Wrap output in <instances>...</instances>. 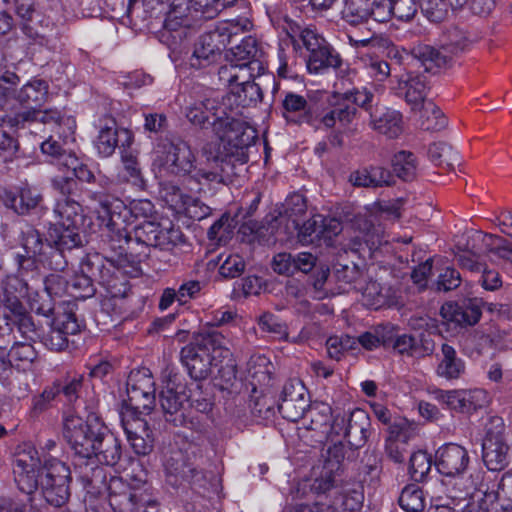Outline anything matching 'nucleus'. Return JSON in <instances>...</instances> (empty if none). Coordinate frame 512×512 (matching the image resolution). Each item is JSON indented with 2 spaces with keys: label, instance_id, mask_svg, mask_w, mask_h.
I'll use <instances>...</instances> for the list:
<instances>
[{
  "label": "nucleus",
  "instance_id": "1",
  "mask_svg": "<svg viewBox=\"0 0 512 512\" xmlns=\"http://www.w3.org/2000/svg\"><path fill=\"white\" fill-rule=\"evenodd\" d=\"M75 177L58 175L52 179V185L61 197L54 206L55 223L49 227L46 243L42 242L40 234L29 228L23 235L22 248L27 253L23 267H28L31 258L44 266L60 270L65 268L67 261L63 254L82 244L80 228L85 223L82 206L69 197L75 189Z\"/></svg>",
  "mask_w": 512,
  "mask_h": 512
},
{
  "label": "nucleus",
  "instance_id": "2",
  "mask_svg": "<svg viewBox=\"0 0 512 512\" xmlns=\"http://www.w3.org/2000/svg\"><path fill=\"white\" fill-rule=\"evenodd\" d=\"M13 473L19 490L28 495L29 504L1 498L0 512H36L31 495L38 489L46 502L55 507L64 505L69 499V467L56 458H44L42 464L38 451L29 443L17 447Z\"/></svg>",
  "mask_w": 512,
  "mask_h": 512
},
{
  "label": "nucleus",
  "instance_id": "3",
  "mask_svg": "<svg viewBox=\"0 0 512 512\" xmlns=\"http://www.w3.org/2000/svg\"><path fill=\"white\" fill-rule=\"evenodd\" d=\"M205 162L195 164L191 147L184 141L162 142L153 152L152 169L156 176L176 175L185 177L192 192H200L204 185L224 183L228 175L226 155L218 142H208L201 149Z\"/></svg>",
  "mask_w": 512,
  "mask_h": 512
},
{
  "label": "nucleus",
  "instance_id": "4",
  "mask_svg": "<svg viewBox=\"0 0 512 512\" xmlns=\"http://www.w3.org/2000/svg\"><path fill=\"white\" fill-rule=\"evenodd\" d=\"M63 436L75 454L95 458L100 464L115 465L120 459V443L97 415L84 420L73 410L63 415Z\"/></svg>",
  "mask_w": 512,
  "mask_h": 512
},
{
  "label": "nucleus",
  "instance_id": "5",
  "mask_svg": "<svg viewBox=\"0 0 512 512\" xmlns=\"http://www.w3.org/2000/svg\"><path fill=\"white\" fill-rule=\"evenodd\" d=\"M188 120L201 128L209 125L217 135L218 143L226 155H240L257 137V132L245 122L234 119L226 111V103L217 105L215 99L195 102L187 109Z\"/></svg>",
  "mask_w": 512,
  "mask_h": 512
},
{
  "label": "nucleus",
  "instance_id": "6",
  "mask_svg": "<svg viewBox=\"0 0 512 512\" xmlns=\"http://www.w3.org/2000/svg\"><path fill=\"white\" fill-rule=\"evenodd\" d=\"M47 92V83L40 79L31 80L23 85L17 93L15 101L23 105L26 111L17 114L14 118H3L2 127L7 125L13 128L27 121H39L46 125H51L52 131L59 138H63L64 144L73 142L76 128L73 118L62 117L60 112L55 109L40 110V107L46 100Z\"/></svg>",
  "mask_w": 512,
  "mask_h": 512
},
{
  "label": "nucleus",
  "instance_id": "7",
  "mask_svg": "<svg viewBox=\"0 0 512 512\" xmlns=\"http://www.w3.org/2000/svg\"><path fill=\"white\" fill-rule=\"evenodd\" d=\"M92 199L96 205L92 207L96 213L99 226L107 229V237L111 240V249H122L128 243V234L125 228L126 218L131 214L135 218L145 221L154 214V205L148 199L133 200L129 208L118 198L94 193Z\"/></svg>",
  "mask_w": 512,
  "mask_h": 512
},
{
  "label": "nucleus",
  "instance_id": "8",
  "mask_svg": "<svg viewBox=\"0 0 512 512\" xmlns=\"http://www.w3.org/2000/svg\"><path fill=\"white\" fill-rule=\"evenodd\" d=\"M230 357L226 339L216 332L198 335L181 351L182 362L191 378L196 381L207 378L212 367H217L224 360H230Z\"/></svg>",
  "mask_w": 512,
  "mask_h": 512
},
{
  "label": "nucleus",
  "instance_id": "9",
  "mask_svg": "<svg viewBox=\"0 0 512 512\" xmlns=\"http://www.w3.org/2000/svg\"><path fill=\"white\" fill-rule=\"evenodd\" d=\"M312 490L317 494H325L328 503L314 505H296L289 512H358L362 508L364 493L358 484L335 485L331 475L315 479Z\"/></svg>",
  "mask_w": 512,
  "mask_h": 512
},
{
  "label": "nucleus",
  "instance_id": "10",
  "mask_svg": "<svg viewBox=\"0 0 512 512\" xmlns=\"http://www.w3.org/2000/svg\"><path fill=\"white\" fill-rule=\"evenodd\" d=\"M251 27L252 23L247 17L219 23L214 29L200 36L190 58V66L200 69L216 62L232 36L248 31Z\"/></svg>",
  "mask_w": 512,
  "mask_h": 512
},
{
  "label": "nucleus",
  "instance_id": "11",
  "mask_svg": "<svg viewBox=\"0 0 512 512\" xmlns=\"http://www.w3.org/2000/svg\"><path fill=\"white\" fill-rule=\"evenodd\" d=\"M251 27L252 23L247 17L219 23L214 29L200 36L190 58V66L200 69L216 62L232 36L248 31Z\"/></svg>",
  "mask_w": 512,
  "mask_h": 512
},
{
  "label": "nucleus",
  "instance_id": "12",
  "mask_svg": "<svg viewBox=\"0 0 512 512\" xmlns=\"http://www.w3.org/2000/svg\"><path fill=\"white\" fill-rule=\"evenodd\" d=\"M18 263L21 269L29 270V269H41L47 268L48 266H44L38 261L33 262V258H31L28 267H23L21 264L26 262L27 253L24 251V254H18ZM53 270V268H51ZM64 268L60 270L54 269L56 273H52L47 276L44 280V290L39 293L38 291H32L28 286V295H27V303L30 309L37 314H41L44 316H48L52 312L59 311L63 312V309L67 310L68 305H70L74 309V305L70 302L67 303L66 307H62L61 305L56 306V299L58 297H62L64 295H69V282L66 280V277L62 274Z\"/></svg>",
  "mask_w": 512,
  "mask_h": 512
},
{
  "label": "nucleus",
  "instance_id": "13",
  "mask_svg": "<svg viewBox=\"0 0 512 512\" xmlns=\"http://www.w3.org/2000/svg\"><path fill=\"white\" fill-rule=\"evenodd\" d=\"M28 285L18 276H8L2 283L0 302L18 318L17 329L25 340L36 341L40 338V331L32 317L24 313L22 300H27Z\"/></svg>",
  "mask_w": 512,
  "mask_h": 512
},
{
  "label": "nucleus",
  "instance_id": "14",
  "mask_svg": "<svg viewBox=\"0 0 512 512\" xmlns=\"http://www.w3.org/2000/svg\"><path fill=\"white\" fill-rule=\"evenodd\" d=\"M470 458L467 450L454 443L444 444L438 448L435 454V467L438 472L446 477L457 478L455 485L457 490L464 494L455 496L464 498L476 488V482L469 477L464 480L463 473L467 469Z\"/></svg>",
  "mask_w": 512,
  "mask_h": 512
},
{
  "label": "nucleus",
  "instance_id": "15",
  "mask_svg": "<svg viewBox=\"0 0 512 512\" xmlns=\"http://www.w3.org/2000/svg\"><path fill=\"white\" fill-rule=\"evenodd\" d=\"M431 395L445 409L467 415L485 408L490 402L488 392L481 388L434 389L431 391Z\"/></svg>",
  "mask_w": 512,
  "mask_h": 512
},
{
  "label": "nucleus",
  "instance_id": "16",
  "mask_svg": "<svg viewBox=\"0 0 512 512\" xmlns=\"http://www.w3.org/2000/svg\"><path fill=\"white\" fill-rule=\"evenodd\" d=\"M189 193L182 188L169 183H160L159 194L166 205L176 214H183L193 220H201L210 214V208L203 204L197 197L196 192L189 189Z\"/></svg>",
  "mask_w": 512,
  "mask_h": 512
},
{
  "label": "nucleus",
  "instance_id": "17",
  "mask_svg": "<svg viewBox=\"0 0 512 512\" xmlns=\"http://www.w3.org/2000/svg\"><path fill=\"white\" fill-rule=\"evenodd\" d=\"M356 109L345 100L340 99L338 95L333 96L331 108L323 110L320 113L315 108H309L304 121L316 129L335 128L340 132L349 129L355 117Z\"/></svg>",
  "mask_w": 512,
  "mask_h": 512
},
{
  "label": "nucleus",
  "instance_id": "18",
  "mask_svg": "<svg viewBox=\"0 0 512 512\" xmlns=\"http://www.w3.org/2000/svg\"><path fill=\"white\" fill-rule=\"evenodd\" d=\"M294 228L298 229L299 241L304 245L325 244L333 245V238L342 231V224L336 218L313 215L301 227L295 219L292 220Z\"/></svg>",
  "mask_w": 512,
  "mask_h": 512
},
{
  "label": "nucleus",
  "instance_id": "19",
  "mask_svg": "<svg viewBox=\"0 0 512 512\" xmlns=\"http://www.w3.org/2000/svg\"><path fill=\"white\" fill-rule=\"evenodd\" d=\"M128 405L136 414H148L155 405V384L148 369L132 371L127 381Z\"/></svg>",
  "mask_w": 512,
  "mask_h": 512
},
{
  "label": "nucleus",
  "instance_id": "20",
  "mask_svg": "<svg viewBox=\"0 0 512 512\" xmlns=\"http://www.w3.org/2000/svg\"><path fill=\"white\" fill-rule=\"evenodd\" d=\"M134 141L133 133L126 128H118L114 119L103 118L100 120L98 133L93 141V145L98 155L109 157L119 146L120 148H129Z\"/></svg>",
  "mask_w": 512,
  "mask_h": 512
},
{
  "label": "nucleus",
  "instance_id": "21",
  "mask_svg": "<svg viewBox=\"0 0 512 512\" xmlns=\"http://www.w3.org/2000/svg\"><path fill=\"white\" fill-rule=\"evenodd\" d=\"M465 38L457 30L449 35L448 42L443 43L440 49L429 45H419L414 48L415 57L422 63L425 71L443 68L448 65L451 55L464 49Z\"/></svg>",
  "mask_w": 512,
  "mask_h": 512
},
{
  "label": "nucleus",
  "instance_id": "22",
  "mask_svg": "<svg viewBox=\"0 0 512 512\" xmlns=\"http://www.w3.org/2000/svg\"><path fill=\"white\" fill-rule=\"evenodd\" d=\"M41 151L51 157V161L59 167V170L63 171V175H69L86 182L93 179V173L87 165L80 161L75 154L66 152L54 138V135L42 142Z\"/></svg>",
  "mask_w": 512,
  "mask_h": 512
},
{
  "label": "nucleus",
  "instance_id": "23",
  "mask_svg": "<svg viewBox=\"0 0 512 512\" xmlns=\"http://www.w3.org/2000/svg\"><path fill=\"white\" fill-rule=\"evenodd\" d=\"M53 313L55 316L48 333L40 334L38 340L52 351H61L67 346V336L79 332L80 324L70 305H68L67 310L63 309V312L58 310Z\"/></svg>",
  "mask_w": 512,
  "mask_h": 512
},
{
  "label": "nucleus",
  "instance_id": "24",
  "mask_svg": "<svg viewBox=\"0 0 512 512\" xmlns=\"http://www.w3.org/2000/svg\"><path fill=\"white\" fill-rule=\"evenodd\" d=\"M145 487V480L135 479L133 483L126 481L119 476H111L105 484L106 493L110 508H116L119 512L136 510V498L138 492Z\"/></svg>",
  "mask_w": 512,
  "mask_h": 512
},
{
  "label": "nucleus",
  "instance_id": "25",
  "mask_svg": "<svg viewBox=\"0 0 512 512\" xmlns=\"http://www.w3.org/2000/svg\"><path fill=\"white\" fill-rule=\"evenodd\" d=\"M42 202V194L38 188L23 185L15 191L0 188V203L19 215L28 214L36 209Z\"/></svg>",
  "mask_w": 512,
  "mask_h": 512
},
{
  "label": "nucleus",
  "instance_id": "26",
  "mask_svg": "<svg viewBox=\"0 0 512 512\" xmlns=\"http://www.w3.org/2000/svg\"><path fill=\"white\" fill-rule=\"evenodd\" d=\"M261 55L256 39L247 36L228 51L226 58L227 61H234L240 66L251 68L249 73L252 75H263L267 66Z\"/></svg>",
  "mask_w": 512,
  "mask_h": 512
},
{
  "label": "nucleus",
  "instance_id": "27",
  "mask_svg": "<svg viewBox=\"0 0 512 512\" xmlns=\"http://www.w3.org/2000/svg\"><path fill=\"white\" fill-rule=\"evenodd\" d=\"M136 235L144 244L170 250L181 241V232L174 227H162L153 221H144L136 229Z\"/></svg>",
  "mask_w": 512,
  "mask_h": 512
},
{
  "label": "nucleus",
  "instance_id": "28",
  "mask_svg": "<svg viewBox=\"0 0 512 512\" xmlns=\"http://www.w3.org/2000/svg\"><path fill=\"white\" fill-rule=\"evenodd\" d=\"M482 450L483 461L490 471H501L509 464V446L501 433H488Z\"/></svg>",
  "mask_w": 512,
  "mask_h": 512
},
{
  "label": "nucleus",
  "instance_id": "29",
  "mask_svg": "<svg viewBox=\"0 0 512 512\" xmlns=\"http://www.w3.org/2000/svg\"><path fill=\"white\" fill-rule=\"evenodd\" d=\"M492 236L491 234L478 235L476 241L480 242L479 247L462 251L457 256L458 264L463 268L471 272H482L487 266L485 259L489 258L490 261L494 262L497 259L507 260L503 257V251L498 252L497 249L490 250L484 243V237Z\"/></svg>",
  "mask_w": 512,
  "mask_h": 512
},
{
  "label": "nucleus",
  "instance_id": "30",
  "mask_svg": "<svg viewBox=\"0 0 512 512\" xmlns=\"http://www.w3.org/2000/svg\"><path fill=\"white\" fill-rule=\"evenodd\" d=\"M371 127L388 138H397L403 131L402 115L387 107H377L371 114Z\"/></svg>",
  "mask_w": 512,
  "mask_h": 512
},
{
  "label": "nucleus",
  "instance_id": "31",
  "mask_svg": "<svg viewBox=\"0 0 512 512\" xmlns=\"http://www.w3.org/2000/svg\"><path fill=\"white\" fill-rule=\"evenodd\" d=\"M440 313L447 323H454L459 326L474 325L481 317L480 306L471 301L463 305L447 302L442 305Z\"/></svg>",
  "mask_w": 512,
  "mask_h": 512
},
{
  "label": "nucleus",
  "instance_id": "32",
  "mask_svg": "<svg viewBox=\"0 0 512 512\" xmlns=\"http://www.w3.org/2000/svg\"><path fill=\"white\" fill-rule=\"evenodd\" d=\"M426 83V76L413 73H407L399 80V89L403 91L406 102L414 111H417L423 104L429 102L426 100Z\"/></svg>",
  "mask_w": 512,
  "mask_h": 512
},
{
  "label": "nucleus",
  "instance_id": "33",
  "mask_svg": "<svg viewBox=\"0 0 512 512\" xmlns=\"http://www.w3.org/2000/svg\"><path fill=\"white\" fill-rule=\"evenodd\" d=\"M465 369V362L457 355L456 350L448 344H443L436 374L446 380H456L462 377Z\"/></svg>",
  "mask_w": 512,
  "mask_h": 512
},
{
  "label": "nucleus",
  "instance_id": "34",
  "mask_svg": "<svg viewBox=\"0 0 512 512\" xmlns=\"http://www.w3.org/2000/svg\"><path fill=\"white\" fill-rule=\"evenodd\" d=\"M163 466L167 478V482L172 486H177L181 480H189L194 469L191 468L184 460L181 450L171 451L165 454Z\"/></svg>",
  "mask_w": 512,
  "mask_h": 512
},
{
  "label": "nucleus",
  "instance_id": "35",
  "mask_svg": "<svg viewBox=\"0 0 512 512\" xmlns=\"http://www.w3.org/2000/svg\"><path fill=\"white\" fill-rule=\"evenodd\" d=\"M189 397L186 393V387L177 383L175 380H169L166 387L160 393V403L166 413L173 414L186 409V403Z\"/></svg>",
  "mask_w": 512,
  "mask_h": 512
},
{
  "label": "nucleus",
  "instance_id": "36",
  "mask_svg": "<svg viewBox=\"0 0 512 512\" xmlns=\"http://www.w3.org/2000/svg\"><path fill=\"white\" fill-rule=\"evenodd\" d=\"M260 75H248L239 82L236 87H233L226 97L229 103L234 99L236 106H247L253 102H257L262 98V91L258 83L252 81Z\"/></svg>",
  "mask_w": 512,
  "mask_h": 512
},
{
  "label": "nucleus",
  "instance_id": "37",
  "mask_svg": "<svg viewBox=\"0 0 512 512\" xmlns=\"http://www.w3.org/2000/svg\"><path fill=\"white\" fill-rule=\"evenodd\" d=\"M369 416L360 409H348L347 418V439L349 443L355 446H361L368 437Z\"/></svg>",
  "mask_w": 512,
  "mask_h": 512
},
{
  "label": "nucleus",
  "instance_id": "38",
  "mask_svg": "<svg viewBox=\"0 0 512 512\" xmlns=\"http://www.w3.org/2000/svg\"><path fill=\"white\" fill-rule=\"evenodd\" d=\"M340 64L339 55L328 44L310 51L307 59V69L312 74L323 73L327 68H337Z\"/></svg>",
  "mask_w": 512,
  "mask_h": 512
},
{
  "label": "nucleus",
  "instance_id": "39",
  "mask_svg": "<svg viewBox=\"0 0 512 512\" xmlns=\"http://www.w3.org/2000/svg\"><path fill=\"white\" fill-rule=\"evenodd\" d=\"M356 289L361 291L365 304L371 308L379 309L394 303L392 289L383 287L375 281H369L366 286L357 285Z\"/></svg>",
  "mask_w": 512,
  "mask_h": 512
},
{
  "label": "nucleus",
  "instance_id": "40",
  "mask_svg": "<svg viewBox=\"0 0 512 512\" xmlns=\"http://www.w3.org/2000/svg\"><path fill=\"white\" fill-rule=\"evenodd\" d=\"M13 367L26 371L30 369L37 357L35 348L30 342H16L7 352Z\"/></svg>",
  "mask_w": 512,
  "mask_h": 512
},
{
  "label": "nucleus",
  "instance_id": "41",
  "mask_svg": "<svg viewBox=\"0 0 512 512\" xmlns=\"http://www.w3.org/2000/svg\"><path fill=\"white\" fill-rule=\"evenodd\" d=\"M248 372L254 385H268L273 372V365L264 355H254L248 363Z\"/></svg>",
  "mask_w": 512,
  "mask_h": 512
},
{
  "label": "nucleus",
  "instance_id": "42",
  "mask_svg": "<svg viewBox=\"0 0 512 512\" xmlns=\"http://www.w3.org/2000/svg\"><path fill=\"white\" fill-rule=\"evenodd\" d=\"M342 18L351 25H358L369 19L368 0H344Z\"/></svg>",
  "mask_w": 512,
  "mask_h": 512
},
{
  "label": "nucleus",
  "instance_id": "43",
  "mask_svg": "<svg viewBox=\"0 0 512 512\" xmlns=\"http://www.w3.org/2000/svg\"><path fill=\"white\" fill-rule=\"evenodd\" d=\"M418 110L421 113V127L424 130L437 131L446 126V117L433 102L430 101L423 104V106Z\"/></svg>",
  "mask_w": 512,
  "mask_h": 512
},
{
  "label": "nucleus",
  "instance_id": "44",
  "mask_svg": "<svg viewBox=\"0 0 512 512\" xmlns=\"http://www.w3.org/2000/svg\"><path fill=\"white\" fill-rule=\"evenodd\" d=\"M394 173L403 180H411L417 172V163L414 155L407 151H399L392 159Z\"/></svg>",
  "mask_w": 512,
  "mask_h": 512
},
{
  "label": "nucleus",
  "instance_id": "45",
  "mask_svg": "<svg viewBox=\"0 0 512 512\" xmlns=\"http://www.w3.org/2000/svg\"><path fill=\"white\" fill-rule=\"evenodd\" d=\"M326 348L330 358L339 360L346 353H354L357 350V341L349 335H335L327 339Z\"/></svg>",
  "mask_w": 512,
  "mask_h": 512
},
{
  "label": "nucleus",
  "instance_id": "46",
  "mask_svg": "<svg viewBox=\"0 0 512 512\" xmlns=\"http://www.w3.org/2000/svg\"><path fill=\"white\" fill-rule=\"evenodd\" d=\"M19 84V77L11 71H0V109L13 107L16 100L15 87Z\"/></svg>",
  "mask_w": 512,
  "mask_h": 512
},
{
  "label": "nucleus",
  "instance_id": "47",
  "mask_svg": "<svg viewBox=\"0 0 512 512\" xmlns=\"http://www.w3.org/2000/svg\"><path fill=\"white\" fill-rule=\"evenodd\" d=\"M428 156L436 165L453 167L459 162L458 152L444 142H435L429 146Z\"/></svg>",
  "mask_w": 512,
  "mask_h": 512
},
{
  "label": "nucleus",
  "instance_id": "48",
  "mask_svg": "<svg viewBox=\"0 0 512 512\" xmlns=\"http://www.w3.org/2000/svg\"><path fill=\"white\" fill-rule=\"evenodd\" d=\"M122 162H123V178L134 185L137 188L143 189L145 187V180L142 174L141 167L137 161L135 155L131 152H123L122 154Z\"/></svg>",
  "mask_w": 512,
  "mask_h": 512
},
{
  "label": "nucleus",
  "instance_id": "49",
  "mask_svg": "<svg viewBox=\"0 0 512 512\" xmlns=\"http://www.w3.org/2000/svg\"><path fill=\"white\" fill-rule=\"evenodd\" d=\"M249 69V67L247 68L234 63V61H228V63L223 65L218 71L219 80L222 84L231 86L232 89L236 87L244 77L247 78L248 75H251Z\"/></svg>",
  "mask_w": 512,
  "mask_h": 512
},
{
  "label": "nucleus",
  "instance_id": "50",
  "mask_svg": "<svg viewBox=\"0 0 512 512\" xmlns=\"http://www.w3.org/2000/svg\"><path fill=\"white\" fill-rule=\"evenodd\" d=\"M399 505L407 512H420L424 508L423 492L416 485L405 487L399 497Z\"/></svg>",
  "mask_w": 512,
  "mask_h": 512
},
{
  "label": "nucleus",
  "instance_id": "51",
  "mask_svg": "<svg viewBox=\"0 0 512 512\" xmlns=\"http://www.w3.org/2000/svg\"><path fill=\"white\" fill-rule=\"evenodd\" d=\"M308 403L307 397L297 400H281L278 404V410L285 419L295 422L306 416Z\"/></svg>",
  "mask_w": 512,
  "mask_h": 512
},
{
  "label": "nucleus",
  "instance_id": "52",
  "mask_svg": "<svg viewBox=\"0 0 512 512\" xmlns=\"http://www.w3.org/2000/svg\"><path fill=\"white\" fill-rule=\"evenodd\" d=\"M333 413L334 410L329 404L324 402H314L311 405L308 404L305 417L311 420V423L314 425V429H318L329 425Z\"/></svg>",
  "mask_w": 512,
  "mask_h": 512
},
{
  "label": "nucleus",
  "instance_id": "53",
  "mask_svg": "<svg viewBox=\"0 0 512 512\" xmlns=\"http://www.w3.org/2000/svg\"><path fill=\"white\" fill-rule=\"evenodd\" d=\"M431 456L422 450L415 451L410 457L409 471L415 481H421L425 478L431 469Z\"/></svg>",
  "mask_w": 512,
  "mask_h": 512
},
{
  "label": "nucleus",
  "instance_id": "54",
  "mask_svg": "<svg viewBox=\"0 0 512 512\" xmlns=\"http://www.w3.org/2000/svg\"><path fill=\"white\" fill-rule=\"evenodd\" d=\"M492 346V339L483 333L469 335L463 344L464 352L471 358L485 353Z\"/></svg>",
  "mask_w": 512,
  "mask_h": 512
},
{
  "label": "nucleus",
  "instance_id": "55",
  "mask_svg": "<svg viewBox=\"0 0 512 512\" xmlns=\"http://www.w3.org/2000/svg\"><path fill=\"white\" fill-rule=\"evenodd\" d=\"M258 325L261 330L269 333L275 339H286L288 336L287 326L271 313L261 315Z\"/></svg>",
  "mask_w": 512,
  "mask_h": 512
},
{
  "label": "nucleus",
  "instance_id": "56",
  "mask_svg": "<svg viewBox=\"0 0 512 512\" xmlns=\"http://www.w3.org/2000/svg\"><path fill=\"white\" fill-rule=\"evenodd\" d=\"M69 282V296L74 299H85L94 293L91 278L85 274L75 275Z\"/></svg>",
  "mask_w": 512,
  "mask_h": 512
},
{
  "label": "nucleus",
  "instance_id": "57",
  "mask_svg": "<svg viewBox=\"0 0 512 512\" xmlns=\"http://www.w3.org/2000/svg\"><path fill=\"white\" fill-rule=\"evenodd\" d=\"M245 268L243 258L238 254H229L219 267V273L225 278L239 276Z\"/></svg>",
  "mask_w": 512,
  "mask_h": 512
},
{
  "label": "nucleus",
  "instance_id": "58",
  "mask_svg": "<svg viewBox=\"0 0 512 512\" xmlns=\"http://www.w3.org/2000/svg\"><path fill=\"white\" fill-rule=\"evenodd\" d=\"M232 2L233 0H191L193 8L202 12L208 18L214 17Z\"/></svg>",
  "mask_w": 512,
  "mask_h": 512
},
{
  "label": "nucleus",
  "instance_id": "59",
  "mask_svg": "<svg viewBox=\"0 0 512 512\" xmlns=\"http://www.w3.org/2000/svg\"><path fill=\"white\" fill-rule=\"evenodd\" d=\"M393 16L401 21L410 20L417 11L416 0H390Z\"/></svg>",
  "mask_w": 512,
  "mask_h": 512
},
{
  "label": "nucleus",
  "instance_id": "60",
  "mask_svg": "<svg viewBox=\"0 0 512 512\" xmlns=\"http://www.w3.org/2000/svg\"><path fill=\"white\" fill-rule=\"evenodd\" d=\"M123 429L125 431L127 440L129 441L134 452L139 455H146L150 451V445L145 441L142 436H139L132 430L133 424L126 422L122 419Z\"/></svg>",
  "mask_w": 512,
  "mask_h": 512
},
{
  "label": "nucleus",
  "instance_id": "61",
  "mask_svg": "<svg viewBox=\"0 0 512 512\" xmlns=\"http://www.w3.org/2000/svg\"><path fill=\"white\" fill-rule=\"evenodd\" d=\"M231 232L232 226L230 224V217L227 215H223L209 228L208 237L210 240L223 242L229 238Z\"/></svg>",
  "mask_w": 512,
  "mask_h": 512
},
{
  "label": "nucleus",
  "instance_id": "62",
  "mask_svg": "<svg viewBox=\"0 0 512 512\" xmlns=\"http://www.w3.org/2000/svg\"><path fill=\"white\" fill-rule=\"evenodd\" d=\"M393 15L390 0H373L369 2V18L376 22H385Z\"/></svg>",
  "mask_w": 512,
  "mask_h": 512
},
{
  "label": "nucleus",
  "instance_id": "63",
  "mask_svg": "<svg viewBox=\"0 0 512 512\" xmlns=\"http://www.w3.org/2000/svg\"><path fill=\"white\" fill-rule=\"evenodd\" d=\"M303 397H307V390L303 383L298 379H290L283 386L280 401L297 400Z\"/></svg>",
  "mask_w": 512,
  "mask_h": 512
},
{
  "label": "nucleus",
  "instance_id": "64",
  "mask_svg": "<svg viewBox=\"0 0 512 512\" xmlns=\"http://www.w3.org/2000/svg\"><path fill=\"white\" fill-rule=\"evenodd\" d=\"M394 349L400 354H408L413 357L421 355L416 343V339L410 335L403 334L398 336L394 341Z\"/></svg>",
  "mask_w": 512,
  "mask_h": 512
}]
</instances>
